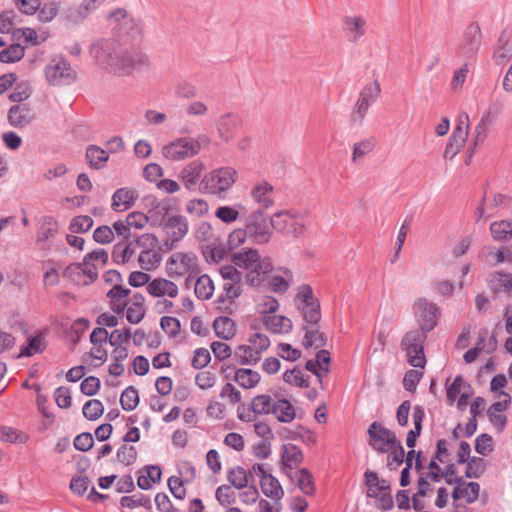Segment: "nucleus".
Segmentation results:
<instances>
[{
  "label": "nucleus",
  "instance_id": "37998d69",
  "mask_svg": "<svg viewBox=\"0 0 512 512\" xmlns=\"http://www.w3.org/2000/svg\"><path fill=\"white\" fill-rule=\"evenodd\" d=\"M131 339L135 346H147L150 348H158L160 340L156 334L145 332V330L138 328L131 333Z\"/></svg>",
  "mask_w": 512,
  "mask_h": 512
},
{
  "label": "nucleus",
  "instance_id": "0e129e2a",
  "mask_svg": "<svg viewBox=\"0 0 512 512\" xmlns=\"http://www.w3.org/2000/svg\"><path fill=\"white\" fill-rule=\"evenodd\" d=\"M486 468L485 460L480 457H473L467 461L465 475L468 478L480 477Z\"/></svg>",
  "mask_w": 512,
  "mask_h": 512
},
{
  "label": "nucleus",
  "instance_id": "6e6552de",
  "mask_svg": "<svg viewBox=\"0 0 512 512\" xmlns=\"http://www.w3.org/2000/svg\"><path fill=\"white\" fill-rule=\"evenodd\" d=\"M238 178V173L233 167L224 166L206 173L201 185L204 190L210 192H225L232 188Z\"/></svg>",
  "mask_w": 512,
  "mask_h": 512
},
{
  "label": "nucleus",
  "instance_id": "c9c22d12",
  "mask_svg": "<svg viewBox=\"0 0 512 512\" xmlns=\"http://www.w3.org/2000/svg\"><path fill=\"white\" fill-rule=\"evenodd\" d=\"M259 483L263 494L271 500L279 502L284 497V490L273 475L265 476V480H260Z\"/></svg>",
  "mask_w": 512,
  "mask_h": 512
},
{
  "label": "nucleus",
  "instance_id": "393cba45",
  "mask_svg": "<svg viewBox=\"0 0 512 512\" xmlns=\"http://www.w3.org/2000/svg\"><path fill=\"white\" fill-rule=\"evenodd\" d=\"M367 495L369 497H382L383 501H386V496H389L390 484L387 480L379 479L375 472L367 471L365 473ZM387 503L390 506L392 501L391 497H388Z\"/></svg>",
  "mask_w": 512,
  "mask_h": 512
},
{
  "label": "nucleus",
  "instance_id": "052dcab7",
  "mask_svg": "<svg viewBox=\"0 0 512 512\" xmlns=\"http://www.w3.org/2000/svg\"><path fill=\"white\" fill-rule=\"evenodd\" d=\"M139 403L138 391L132 387H127L121 394L120 404L126 411L134 410Z\"/></svg>",
  "mask_w": 512,
  "mask_h": 512
},
{
  "label": "nucleus",
  "instance_id": "4468645a",
  "mask_svg": "<svg viewBox=\"0 0 512 512\" xmlns=\"http://www.w3.org/2000/svg\"><path fill=\"white\" fill-rule=\"evenodd\" d=\"M469 132V116L462 113L458 116L456 126L444 151L445 159H453L464 147Z\"/></svg>",
  "mask_w": 512,
  "mask_h": 512
},
{
  "label": "nucleus",
  "instance_id": "72a5a7b5",
  "mask_svg": "<svg viewBox=\"0 0 512 512\" xmlns=\"http://www.w3.org/2000/svg\"><path fill=\"white\" fill-rule=\"evenodd\" d=\"M105 0H82L81 3L69 12V18L74 22H81L93 13Z\"/></svg>",
  "mask_w": 512,
  "mask_h": 512
},
{
  "label": "nucleus",
  "instance_id": "e433bc0d",
  "mask_svg": "<svg viewBox=\"0 0 512 512\" xmlns=\"http://www.w3.org/2000/svg\"><path fill=\"white\" fill-rule=\"evenodd\" d=\"M215 334L224 340L232 339L236 334L235 321L227 316H219L213 322Z\"/></svg>",
  "mask_w": 512,
  "mask_h": 512
},
{
  "label": "nucleus",
  "instance_id": "c03bdc74",
  "mask_svg": "<svg viewBox=\"0 0 512 512\" xmlns=\"http://www.w3.org/2000/svg\"><path fill=\"white\" fill-rule=\"evenodd\" d=\"M274 402L270 395L260 394L251 400V409L257 415H268L272 413Z\"/></svg>",
  "mask_w": 512,
  "mask_h": 512
},
{
  "label": "nucleus",
  "instance_id": "5701e85b",
  "mask_svg": "<svg viewBox=\"0 0 512 512\" xmlns=\"http://www.w3.org/2000/svg\"><path fill=\"white\" fill-rule=\"evenodd\" d=\"M167 243L174 244L183 239L188 232V223L183 216L175 215L168 217L163 224Z\"/></svg>",
  "mask_w": 512,
  "mask_h": 512
},
{
  "label": "nucleus",
  "instance_id": "f03ea898",
  "mask_svg": "<svg viewBox=\"0 0 512 512\" xmlns=\"http://www.w3.org/2000/svg\"><path fill=\"white\" fill-rule=\"evenodd\" d=\"M233 264L243 271L244 283L251 287H260L273 271L269 257H262L254 248L241 249L232 255Z\"/></svg>",
  "mask_w": 512,
  "mask_h": 512
},
{
  "label": "nucleus",
  "instance_id": "473e14b6",
  "mask_svg": "<svg viewBox=\"0 0 512 512\" xmlns=\"http://www.w3.org/2000/svg\"><path fill=\"white\" fill-rule=\"evenodd\" d=\"M264 326L274 334H286L292 330V321L283 315H268L263 318Z\"/></svg>",
  "mask_w": 512,
  "mask_h": 512
},
{
  "label": "nucleus",
  "instance_id": "8fccbe9b",
  "mask_svg": "<svg viewBox=\"0 0 512 512\" xmlns=\"http://www.w3.org/2000/svg\"><path fill=\"white\" fill-rule=\"evenodd\" d=\"M227 480L238 490L246 488L249 482L246 470L240 466L233 467L228 471Z\"/></svg>",
  "mask_w": 512,
  "mask_h": 512
},
{
  "label": "nucleus",
  "instance_id": "680f3d73",
  "mask_svg": "<svg viewBox=\"0 0 512 512\" xmlns=\"http://www.w3.org/2000/svg\"><path fill=\"white\" fill-rule=\"evenodd\" d=\"M286 277L274 275L269 281V287L276 293H285L292 282V274L290 271H285Z\"/></svg>",
  "mask_w": 512,
  "mask_h": 512
},
{
  "label": "nucleus",
  "instance_id": "0eeeda50",
  "mask_svg": "<svg viewBox=\"0 0 512 512\" xmlns=\"http://www.w3.org/2000/svg\"><path fill=\"white\" fill-rule=\"evenodd\" d=\"M199 146L191 137H179L164 144L161 148L162 157L171 162L183 161L196 156Z\"/></svg>",
  "mask_w": 512,
  "mask_h": 512
},
{
  "label": "nucleus",
  "instance_id": "6ab92c4d",
  "mask_svg": "<svg viewBox=\"0 0 512 512\" xmlns=\"http://www.w3.org/2000/svg\"><path fill=\"white\" fill-rule=\"evenodd\" d=\"M271 222L267 220L261 214L251 215L246 229L248 231L249 238L256 244H266L272 237Z\"/></svg>",
  "mask_w": 512,
  "mask_h": 512
},
{
  "label": "nucleus",
  "instance_id": "a18cd8bd",
  "mask_svg": "<svg viewBox=\"0 0 512 512\" xmlns=\"http://www.w3.org/2000/svg\"><path fill=\"white\" fill-rule=\"evenodd\" d=\"M13 35L17 39L22 38L30 46H37L47 39L45 33L38 34L34 29L28 27L14 30Z\"/></svg>",
  "mask_w": 512,
  "mask_h": 512
},
{
  "label": "nucleus",
  "instance_id": "4c0bfd02",
  "mask_svg": "<svg viewBox=\"0 0 512 512\" xmlns=\"http://www.w3.org/2000/svg\"><path fill=\"white\" fill-rule=\"evenodd\" d=\"M272 414L282 423H290L296 417L294 406L286 399H279L274 402Z\"/></svg>",
  "mask_w": 512,
  "mask_h": 512
},
{
  "label": "nucleus",
  "instance_id": "a878e982",
  "mask_svg": "<svg viewBox=\"0 0 512 512\" xmlns=\"http://www.w3.org/2000/svg\"><path fill=\"white\" fill-rule=\"evenodd\" d=\"M205 170V165L200 160H193L180 171L179 179L188 190L195 188Z\"/></svg>",
  "mask_w": 512,
  "mask_h": 512
},
{
  "label": "nucleus",
  "instance_id": "864d4df0",
  "mask_svg": "<svg viewBox=\"0 0 512 512\" xmlns=\"http://www.w3.org/2000/svg\"><path fill=\"white\" fill-rule=\"evenodd\" d=\"M161 469L158 466H150L147 469L146 475L138 477L137 484L141 489H150L154 484L158 483L161 479Z\"/></svg>",
  "mask_w": 512,
  "mask_h": 512
},
{
  "label": "nucleus",
  "instance_id": "a19ab883",
  "mask_svg": "<svg viewBox=\"0 0 512 512\" xmlns=\"http://www.w3.org/2000/svg\"><path fill=\"white\" fill-rule=\"evenodd\" d=\"M214 291V282L207 274H203L196 279L194 292L198 299L209 300L213 296Z\"/></svg>",
  "mask_w": 512,
  "mask_h": 512
},
{
  "label": "nucleus",
  "instance_id": "a211bd4d",
  "mask_svg": "<svg viewBox=\"0 0 512 512\" xmlns=\"http://www.w3.org/2000/svg\"><path fill=\"white\" fill-rule=\"evenodd\" d=\"M414 311L417 322L420 325L418 331L424 332L426 335L427 332L433 330L437 325L439 309L435 304L428 302L426 299H419L414 304Z\"/></svg>",
  "mask_w": 512,
  "mask_h": 512
},
{
  "label": "nucleus",
  "instance_id": "e2e57ef3",
  "mask_svg": "<svg viewBox=\"0 0 512 512\" xmlns=\"http://www.w3.org/2000/svg\"><path fill=\"white\" fill-rule=\"evenodd\" d=\"M135 202L133 194H113L112 209L116 212H124L130 209Z\"/></svg>",
  "mask_w": 512,
  "mask_h": 512
},
{
  "label": "nucleus",
  "instance_id": "412c9836",
  "mask_svg": "<svg viewBox=\"0 0 512 512\" xmlns=\"http://www.w3.org/2000/svg\"><path fill=\"white\" fill-rule=\"evenodd\" d=\"M303 459L302 450L298 446L288 443L281 447V470L290 479H293L292 470L297 469Z\"/></svg>",
  "mask_w": 512,
  "mask_h": 512
},
{
  "label": "nucleus",
  "instance_id": "bf43d9fd",
  "mask_svg": "<svg viewBox=\"0 0 512 512\" xmlns=\"http://www.w3.org/2000/svg\"><path fill=\"white\" fill-rule=\"evenodd\" d=\"M58 232V224L52 218L43 219L38 232H37V241L43 242L47 241L51 237H53Z\"/></svg>",
  "mask_w": 512,
  "mask_h": 512
},
{
  "label": "nucleus",
  "instance_id": "603ef678",
  "mask_svg": "<svg viewBox=\"0 0 512 512\" xmlns=\"http://www.w3.org/2000/svg\"><path fill=\"white\" fill-rule=\"evenodd\" d=\"M375 147L374 140L372 138H367L360 140L353 144L352 150V162L358 163L361 161L366 155H368Z\"/></svg>",
  "mask_w": 512,
  "mask_h": 512
},
{
  "label": "nucleus",
  "instance_id": "4be33fe9",
  "mask_svg": "<svg viewBox=\"0 0 512 512\" xmlns=\"http://www.w3.org/2000/svg\"><path fill=\"white\" fill-rule=\"evenodd\" d=\"M163 175L162 167L157 163H149L143 169V176L149 182H157V188L164 192H177L179 184L171 179H158Z\"/></svg>",
  "mask_w": 512,
  "mask_h": 512
},
{
  "label": "nucleus",
  "instance_id": "de8ad7c7",
  "mask_svg": "<svg viewBox=\"0 0 512 512\" xmlns=\"http://www.w3.org/2000/svg\"><path fill=\"white\" fill-rule=\"evenodd\" d=\"M490 285L495 291L512 292V273L496 272L492 274Z\"/></svg>",
  "mask_w": 512,
  "mask_h": 512
},
{
  "label": "nucleus",
  "instance_id": "aec40b11",
  "mask_svg": "<svg viewBox=\"0 0 512 512\" xmlns=\"http://www.w3.org/2000/svg\"><path fill=\"white\" fill-rule=\"evenodd\" d=\"M342 31L349 41H359L367 33L366 17L360 14L344 16L342 19Z\"/></svg>",
  "mask_w": 512,
  "mask_h": 512
},
{
  "label": "nucleus",
  "instance_id": "1a4fd4ad",
  "mask_svg": "<svg viewBox=\"0 0 512 512\" xmlns=\"http://www.w3.org/2000/svg\"><path fill=\"white\" fill-rule=\"evenodd\" d=\"M158 238L154 234L145 233L139 236L136 245L140 248L138 265L145 271H152L160 264Z\"/></svg>",
  "mask_w": 512,
  "mask_h": 512
},
{
  "label": "nucleus",
  "instance_id": "5fc2aeb1",
  "mask_svg": "<svg viewBox=\"0 0 512 512\" xmlns=\"http://www.w3.org/2000/svg\"><path fill=\"white\" fill-rule=\"evenodd\" d=\"M296 484L306 495H312L315 491L313 477L307 469H300L296 472Z\"/></svg>",
  "mask_w": 512,
  "mask_h": 512
},
{
  "label": "nucleus",
  "instance_id": "9d476101",
  "mask_svg": "<svg viewBox=\"0 0 512 512\" xmlns=\"http://www.w3.org/2000/svg\"><path fill=\"white\" fill-rule=\"evenodd\" d=\"M271 226L285 236L298 238L306 232V224L302 217L289 211L275 213L271 217Z\"/></svg>",
  "mask_w": 512,
  "mask_h": 512
},
{
  "label": "nucleus",
  "instance_id": "ddd939ff",
  "mask_svg": "<svg viewBox=\"0 0 512 512\" xmlns=\"http://www.w3.org/2000/svg\"><path fill=\"white\" fill-rule=\"evenodd\" d=\"M368 436L370 446L380 453L388 452L399 442L393 431L377 421L370 424Z\"/></svg>",
  "mask_w": 512,
  "mask_h": 512
},
{
  "label": "nucleus",
  "instance_id": "49530a36",
  "mask_svg": "<svg viewBox=\"0 0 512 512\" xmlns=\"http://www.w3.org/2000/svg\"><path fill=\"white\" fill-rule=\"evenodd\" d=\"M86 158L91 167L99 169L108 161L109 156L104 149L98 146H89L86 150Z\"/></svg>",
  "mask_w": 512,
  "mask_h": 512
},
{
  "label": "nucleus",
  "instance_id": "cd10ccee",
  "mask_svg": "<svg viewBox=\"0 0 512 512\" xmlns=\"http://www.w3.org/2000/svg\"><path fill=\"white\" fill-rule=\"evenodd\" d=\"M145 298L142 294H134L127 305L126 319L130 324H138L145 316Z\"/></svg>",
  "mask_w": 512,
  "mask_h": 512
},
{
  "label": "nucleus",
  "instance_id": "c756f323",
  "mask_svg": "<svg viewBox=\"0 0 512 512\" xmlns=\"http://www.w3.org/2000/svg\"><path fill=\"white\" fill-rule=\"evenodd\" d=\"M234 381L243 389H254L261 381L258 371L251 368H238L235 370Z\"/></svg>",
  "mask_w": 512,
  "mask_h": 512
},
{
  "label": "nucleus",
  "instance_id": "f3484780",
  "mask_svg": "<svg viewBox=\"0 0 512 512\" xmlns=\"http://www.w3.org/2000/svg\"><path fill=\"white\" fill-rule=\"evenodd\" d=\"M445 478L448 484H455L452 499L457 505L472 504L479 498L480 485L477 482H467L461 478L454 481L449 475Z\"/></svg>",
  "mask_w": 512,
  "mask_h": 512
},
{
  "label": "nucleus",
  "instance_id": "69168bd1",
  "mask_svg": "<svg viewBox=\"0 0 512 512\" xmlns=\"http://www.w3.org/2000/svg\"><path fill=\"white\" fill-rule=\"evenodd\" d=\"M215 498L220 505L229 506L235 502L236 494L229 485H221L215 491Z\"/></svg>",
  "mask_w": 512,
  "mask_h": 512
},
{
  "label": "nucleus",
  "instance_id": "13d9d810",
  "mask_svg": "<svg viewBox=\"0 0 512 512\" xmlns=\"http://www.w3.org/2000/svg\"><path fill=\"white\" fill-rule=\"evenodd\" d=\"M83 416L91 421L99 419L104 413V406L98 399H91L83 405Z\"/></svg>",
  "mask_w": 512,
  "mask_h": 512
},
{
  "label": "nucleus",
  "instance_id": "39448f33",
  "mask_svg": "<svg viewBox=\"0 0 512 512\" xmlns=\"http://www.w3.org/2000/svg\"><path fill=\"white\" fill-rule=\"evenodd\" d=\"M271 342L269 337L261 332L251 333L246 343L238 345L234 352L235 360L243 366L257 364L262 355L268 350Z\"/></svg>",
  "mask_w": 512,
  "mask_h": 512
},
{
  "label": "nucleus",
  "instance_id": "6e6d98bb",
  "mask_svg": "<svg viewBox=\"0 0 512 512\" xmlns=\"http://www.w3.org/2000/svg\"><path fill=\"white\" fill-rule=\"evenodd\" d=\"M490 231L495 240H507L512 237V222L501 220L490 225Z\"/></svg>",
  "mask_w": 512,
  "mask_h": 512
},
{
  "label": "nucleus",
  "instance_id": "338daca9",
  "mask_svg": "<svg viewBox=\"0 0 512 512\" xmlns=\"http://www.w3.org/2000/svg\"><path fill=\"white\" fill-rule=\"evenodd\" d=\"M0 439L9 443H26L28 435L11 427H4L1 430Z\"/></svg>",
  "mask_w": 512,
  "mask_h": 512
},
{
  "label": "nucleus",
  "instance_id": "f8f14e48",
  "mask_svg": "<svg viewBox=\"0 0 512 512\" xmlns=\"http://www.w3.org/2000/svg\"><path fill=\"white\" fill-rule=\"evenodd\" d=\"M426 339L424 332L411 330L405 334L401 346L406 351L408 363L416 368H423L426 363L423 343Z\"/></svg>",
  "mask_w": 512,
  "mask_h": 512
},
{
  "label": "nucleus",
  "instance_id": "7ed1b4c3",
  "mask_svg": "<svg viewBox=\"0 0 512 512\" xmlns=\"http://www.w3.org/2000/svg\"><path fill=\"white\" fill-rule=\"evenodd\" d=\"M165 271L170 279H185L189 285L200 272L199 258L193 251H175L167 258Z\"/></svg>",
  "mask_w": 512,
  "mask_h": 512
},
{
  "label": "nucleus",
  "instance_id": "7c9ffc66",
  "mask_svg": "<svg viewBox=\"0 0 512 512\" xmlns=\"http://www.w3.org/2000/svg\"><path fill=\"white\" fill-rule=\"evenodd\" d=\"M238 124L239 117L237 115L231 113L222 115L217 122V131L221 140L230 141Z\"/></svg>",
  "mask_w": 512,
  "mask_h": 512
},
{
  "label": "nucleus",
  "instance_id": "9b49d317",
  "mask_svg": "<svg viewBox=\"0 0 512 512\" xmlns=\"http://www.w3.org/2000/svg\"><path fill=\"white\" fill-rule=\"evenodd\" d=\"M482 45V31L477 22H472L463 31L456 46V53L460 58H474Z\"/></svg>",
  "mask_w": 512,
  "mask_h": 512
},
{
  "label": "nucleus",
  "instance_id": "79ce46f5",
  "mask_svg": "<svg viewBox=\"0 0 512 512\" xmlns=\"http://www.w3.org/2000/svg\"><path fill=\"white\" fill-rule=\"evenodd\" d=\"M512 57V44L509 38L501 35L493 53V59L497 64H504Z\"/></svg>",
  "mask_w": 512,
  "mask_h": 512
},
{
  "label": "nucleus",
  "instance_id": "f257e3e1",
  "mask_svg": "<svg viewBox=\"0 0 512 512\" xmlns=\"http://www.w3.org/2000/svg\"><path fill=\"white\" fill-rule=\"evenodd\" d=\"M98 66L115 75H130L150 65L149 57L136 46L113 40H99L90 47Z\"/></svg>",
  "mask_w": 512,
  "mask_h": 512
},
{
  "label": "nucleus",
  "instance_id": "09e8293b",
  "mask_svg": "<svg viewBox=\"0 0 512 512\" xmlns=\"http://www.w3.org/2000/svg\"><path fill=\"white\" fill-rule=\"evenodd\" d=\"M278 309V300L269 295L262 296L256 304V311L262 316V319L268 315H274Z\"/></svg>",
  "mask_w": 512,
  "mask_h": 512
},
{
  "label": "nucleus",
  "instance_id": "2f4dec72",
  "mask_svg": "<svg viewBox=\"0 0 512 512\" xmlns=\"http://www.w3.org/2000/svg\"><path fill=\"white\" fill-rule=\"evenodd\" d=\"M46 346V334L44 332L29 336L27 338V344L21 347L20 356L32 357L36 354H40L46 349Z\"/></svg>",
  "mask_w": 512,
  "mask_h": 512
},
{
  "label": "nucleus",
  "instance_id": "20e7f679",
  "mask_svg": "<svg viewBox=\"0 0 512 512\" xmlns=\"http://www.w3.org/2000/svg\"><path fill=\"white\" fill-rule=\"evenodd\" d=\"M452 492L444 486H436L424 478L418 481L417 491L412 497L413 507L415 510L421 511L433 504L435 507L442 509L447 506Z\"/></svg>",
  "mask_w": 512,
  "mask_h": 512
},
{
  "label": "nucleus",
  "instance_id": "4d7b16f0",
  "mask_svg": "<svg viewBox=\"0 0 512 512\" xmlns=\"http://www.w3.org/2000/svg\"><path fill=\"white\" fill-rule=\"evenodd\" d=\"M25 55V48L20 44H12L0 52V62L15 63L20 61Z\"/></svg>",
  "mask_w": 512,
  "mask_h": 512
},
{
  "label": "nucleus",
  "instance_id": "dca6fc26",
  "mask_svg": "<svg viewBox=\"0 0 512 512\" xmlns=\"http://www.w3.org/2000/svg\"><path fill=\"white\" fill-rule=\"evenodd\" d=\"M381 93L380 83L377 80L367 83L360 91L358 99L353 108L355 120H363L369 108L376 102Z\"/></svg>",
  "mask_w": 512,
  "mask_h": 512
},
{
  "label": "nucleus",
  "instance_id": "b1692460",
  "mask_svg": "<svg viewBox=\"0 0 512 512\" xmlns=\"http://www.w3.org/2000/svg\"><path fill=\"white\" fill-rule=\"evenodd\" d=\"M146 290L149 295L156 298H176L179 294V288L172 279L167 278H155L150 281Z\"/></svg>",
  "mask_w": 512,
  "mask_h": 512
},
{
  "label": "nucleus",
  "instance_id": "f704fd0d",
  "mask_svg": "<svg viewBox=\"0 0 512 512\" xmlns=\"http://www.w3.org/2000/svg\"><path fill=\"white\" fill-rule=\"evenodd\" d=\"M310 379L311 376L306 374L299 366H295L283 373V381L290 386L298 388H308L310 385Z\"/></svg>",
  "mask_w": 512,
  "mask_h": 512
},
{
  "label": "nucleus",
  "instance_id": "c85d7f7f",
  "mask_svg": "<svg viewBox=\"0 0 512 512\" xmlns=\"http://www.w3.org/2000/svg\"><path fill=\"white\" fill-rule=\"evenodd\" d=\"M35 118L34 111L27 105H16L10 108L8 119L11 125L23 127L28 125Z\"/></svg>",
  "mask_w": 512,
  "mask_h": 512
},
{
  "label": "nucleus",
  "instance_id": "ea45409f",
  "mask_svg": "<svg viewBox=\"0 0 512 512\" xmlns=\"http://www.w3.org/2000/svg\"><path fill=\"white\" fill-rule=\"evenodd\" d=\"M425 417V411L424 409L417 405L413 409L412 419L414 428L411 429L408 432L407 438H406V445L409 448H413L416 444V440L419 437L421 430H422V422Z\"/></svg>",
  "mask_w": 512,
  "mask_h": 512
},
{
  "label": "nucleus",
  "instance_id": "3c124183",
  "mask_svg": "<svg viewBox=\"0 0 512 512\" xmlns=\"http://www.w3.org/2000/svg\"><path fill=\"white\" fill-rule=\"evenodd\" d=\"M135 254L133 243L117 244L114 247L112 258L117 264H126L131 261Z\"/></svg>",
  "mask_w": 512,
  "mask_h": 512
},
{
  "label": "nucleus",
  "instance_id": "774afa93",
  "mask_svg": "<svg viewBox=\"0 0 512 512\" xmlns=\"http://www.w3.org/2000/svg\"><path fill=\"white\" fill-rule=\"evenodd\" d=\"M217 382V378L214 372L209 370H204L198 372L195 376V384L201 390H208L215 386Z\"/></svg>",
  "mask_w": 512,
  "mask_h": 512
},
{
  "label": "nucleus",
  "instance_id": "58836bf2",
  "mask_svg": "<svg viewBox=\"0 0 512 512\" xmlns=\"http://www.w3.org/2000/svg\"><path fill=\"white\" fill-rule=\"evenodd\" d=\"M108 19L115 23H121L124 27H130L136 35H141V21L132 17H128L126 10L118 8L108 15Z\"/></svg>",
  "mask_w": 512,
  "mask_h": 512
},
{
  "label": "nucleus",
  "instance_id": "bb28decb",
  "mask_svg": "<svg viewBox=\"0 0 512 512\" xmlns=\"http://www.w3.org/2000/svg\"><path fill=\"white\" fill-rule=\"evenodd\" d=\"M130 290L123 288L120 285H114L108 292L110 308L113 312L120 314L123 313L128 305V295Z\"/></svg>",
  "mask_w": 512,
  "mask_h": 512
},
{
  "label": "nucleus",
  "instance_id": "2eb2a0df",
  "mask_svg": "<svg viewBox=\"0 0 512 512\" xmlns=\"http://www.w3.org/2000/svg\"><path fill=\"white\" fill-rule=\"evenodd\" d=\"M47 81L54 86L71 83L76 78V72L62 58L52 59L45 68Z\"/></svg>",
  "mask_w": 512,
  "mask_h": 512
},
{
  "label": "nucleus",
  "instance_id": "423d86ee",
  "mask_svg": "<svg viewBox=\"0 0 512 512\" xmlns=\"http://www.w3.org/2000/svg\"><path fill=\"white\" fill-rule=\"evenodd\" d=\"M294 304L307 323H318L321 318L320 304L310 285L302 284L296 288Z\"/></svg>",
  "mask_w": 512,
  "mask_h": 512
}]
</instances>
